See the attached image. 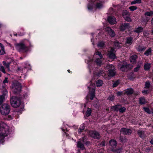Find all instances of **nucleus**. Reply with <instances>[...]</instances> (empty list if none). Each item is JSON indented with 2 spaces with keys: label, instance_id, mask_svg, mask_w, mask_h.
I'll return each mask as SVG.
<instances>
[{
  "label": "nucleus",
  "instance_id": "f257e3e1",
  "mask_svg": "<svg viewBox=\"0 0 153 153\" xmlns=\"http://www.w3.org/2000/svg\"><path fill=\"white\" fill-rule=\"evenodd\" d=\"M103 56L101 53L97 51L95 52L94 55L93 59H91L89 58L88 60H85V62L88 64V66L90 72L91 71V69L92 67L91 66V64L94 62L97 64V65H101L102 59Z\"/></svg>",
  "mask_w": 153,
  "mask_h": 153
},
{
  "label": "nucleus",
  "instance_id": "f03ea898",
  "mask_svg": "<svg viewBox=\"0 0 153 153\" xmlns=\"http://www.w3.org/2000/svg\"><path fill=\"white\" fill-rule=\"evenodd\" d=\"M11 132L12 130L6 123H0V143L4 142L5 137Z\"/></svg>",
  "mask_w": 153,
  "mask_h": 153
},
{
  "label": "nucleus",
  "instance_id": "7ed1b4c3",
  "mask_svg": "<svg viewBox=\"0 0 153 153\" xmlns=\"http://www.w3.org/2000/svg\"><path fill=\"white\" fill-rule=\"evenodd\" d=\"M89 2L88 5L89 10L100 9L103 7V2L100 0H88Z\"/></svg>",
  "mask_w": 153,
  "mask_h": 153
},
{
  "label": "nucleus",
  "instance_id": "20e7f679",
  "mask_svg": "<svg viewBox=\"0 0 153 153\" xmlns=\"http://www.w3.org/2000/svg\"><path fill=\"white\" fill-rule=\"evenodd\" d=\"M90 85L88 86L89 90V94L86 97L87 100L90 97L91 100H92L95 96V84L94 83L92 82L91 81L90 82Z\"/></svg>",
  "mask_w": 153,
  "mask_h": 153
},
{
  "label": "nucleus",
  "instance_id": "39448f33",
  "mask_svg": "<svg viewBox=\"0 0 153 153\" xmlns=\"http://www.w3.org/2000/svg\"><path fill=\"white\" fill-rule=\"evenodd\" d=\"M16 49L19 52L26 53L29 50L28 47L27 45L23 43H20L15 45Z\"/></svg>",
  "mask_w": 153,
  "mask_h": 153
},
{
  "label": "nucleus",
  "instance_id": "423d86ee",
  "mask_svg": "<svg viewBox=\"0 0 153 153\" xmlns=\"http://www.w3.org/2000/svg\"><path fill=\"white\" fill-rule=\"evenodd\" d=\"M11 87L12 91L14 94H16L20 91L22 86L20 83L17 82H15L12 84Z\"/></svg>",
  "mask_w": 153,
  "mask_h": 153
},
{
  "label": "nucleus",
  "instance_id": "0eeeda50",
  "mask_svg": "<svg viewBox=\"0 0 153 153\" xmlns=\"http://www.w3.org/2000/svg\"><path fill=\"white\" fill-rule=\"evenodd\" d=\"M10 103L12 107L17 108L20 105L21 101L20 98L16 97H12L10 99Z\"/></svg>",
  "mask_w": 153,
  "mask_h": 153
},
{
  "label": "nucleus",
  "instance_id": "6e6552de",
  "mask_svg": "<svg viewBox=\"0 0 153 153\" xmlns=\"http://www.w3.org/2000/svg\"><path fill=\"white\" fill-rule=\"evenodd\" d=\"M105 70L106 71H108V74L109 76L113 77L115 74L114 66L111 64H107Z\"/></svg>",
  "mask_w": 153,
  "mask_h": 153
},
{
  "label": "nucleus",
  "instance_id": "1a4fd4ad",
  "mask_svg": "<svg viewBox=\"0 0 153 153\" xmlns=\"http://www.w3.org/2000/svg\"><path fill=\"white\" fill-rule=\"evenodd\" d=\"M10 111V106L7 104L2 105L0 108V112L3 115H6L8 114Z\"/></svg>",
  "mask_w": 153,
  "mask_h": 153
},
{
  "label": "nucleus",
  "instance_id": "9d476101",
  "mask_svg": "<svg viewBox=\"0 0 153 153\" xmlns=\"http://www.w3.org/2000/svg\"><path fill=\"white\" fill-rule=\"evenodd\" d=\"M85 137H83L82 139H80L79 141H78L77 144V147L79 148H80L82 150H83L85 149V148L83 144L85 143L86 145H88L90 143L89 142L86 141L85 142Z\"/></svg>",
  "mask_w": 153,
  "mask_h": 153
},
{
  "label": "nucleus",
  "instance_id": "9b49d317",
  "mask_svg": "<svg viewBox=\"0 0 153 153\" xmlns=\"http://www.w3.org/2000/svg\"><path fill=\"white\" fill-rule=\"evenodd\" d=\"M129 66H130L129 68H131L132 66L130 64H128L126 62H123V64L121 65V66L120 67V70L123 71H126L127 70Z\"/></svg>",
  "mask_w": 153,
  "mask_h": 153
},
{
  "label": "nucleus",
  "instance_id": "f8f14e48",
  "mask_svg": "<svg viewBox=\"0 0 153 153\" xmlns=\"http://www.w3.org/2000/svg\"><path fill=\"white\" fill-rule=\"evenodd\" d=\"M108 57L110 59H114L116 58V56L115 54V51L113 48H111L108 50Z\"/></svg>",
  "mask_w": 153,
  "mask_h": 153
},
{
  "label": "nucleus",
  "instance_id": "ddd939ff",
  "mask_svg": "<svg viewBox=\"0 0 153 153\" xmlns=\"http://www.w3.org/2000/svg\"><path fill=\"white\" fill-rule=\"evenodd\" d=\"M88 134L90 136L94 139L99 138L100 137V134L96 131H90L89 132Z\"/></svg>",
  "mask_w": 153,
  "mask_h": 153
},
{
  "label": "nucleus",
  "instance_id": "4468645a",
  "mask_svg": "<svg viewBox=\"0 0 153 153\" xmlns=\"http://www.w3.org/2000/svg\"><path fill=\"white\" fill-rule=\"evenodd\" d=\"M105 30L108 34L111 37H114L115 36V32L110 27H107L105 28Z\"/></svg>",
  "mask_w": 153,
  "mask_h": 153
},
{
  "label": "nucleus",
  "instance_id": "2eb2a0df",
  "mask_svg": "<svg viewBox=\"0 0 153 153\" xmlns=\"http://www.w3.org/2000/svg\"><path fill=\"white\" fill-rule=\"evenodd\" d=\"M130 27L128 23L122 24L120 26L119 29L121 31H124L126 29H129Z\"/></svg>",
  "mask_w": 153,
  "mask_h": 153
},
{
  "label": "nucleus",
  "instance_id": "dca6fc26",
  "mask_svg": "<svg viewBox=\"0 0 153 153\" xmlns=\"http://www.w3.org/2000/svg\"><path fill=\"white\" fill-rule=\"evenodd\" d=\"M120 131L122 132L124 134H130L132 133V131L130 129L122 128L121 129Z\"/></svg>",
  "mask_w": 153,
  "mask_h": 153
},
{
  "label": "nucleus",
  "instance_id": "f3484780",
  "mask_svg": "<svg viewBox=\"0 0 153 153\" xmlns=\"http://www.w3.org/2000/svg\"><path fill=\"white\" fill-rule=\"evenodd\" d=\"M108 20L109 23L111 25L116 24L117 23L116 18L113 16H109Z\"/></svg>",
  "mask_w": 153,
  "mask_h": 153
},
{
  "label": "nucleus",
  "instance_id": "a211bd4d",
  "mask_svg": "<svg viewBox=\"0 0 153 153\" xmlns=\"http://www.w3.org/2000/svg\"><path fill=\"white\" fill-rule=\"evenodd\" d=\"M109 144L111 147V149L115 148L117 145V143L116 140H111L109 141Z\"/></svg>",
  "mask_w": 153,
  "mask_h": 153
},
{
  "label": "nucleus",
  "instance_id": "6ab92c4d",
  "mask_svg": "<svg viewBox=\"0 0 153 153\" xmlns=\"http://www.w3.org/2000/svg\"><path fill=\"white\" fill-rule=\"evenodd\" d=\"M137 58V56L136 55H133L130 58V62L133 64H135L136 62V59Z\"/></svg>",
  "mask_w": 153,
  "mask_h": 153
},
{
  "label": "nucleus",
  "instance_id": "aec40b11",
  "mask_svg": "<svg viewBox=\"0 0 153 153\" xmlns=\"http://www.w3.org/2000/svg\"><path fill=\"white\" fill-rule=\"evenodd\" d=\"M121 107L120 105H117L115 106H113L111 108L112 111H118L120 108Z\"/></svg>",
  "mask_w": 153,
  "mask_h": 153
},
{
  "label": "nucleus",
  "instance_id": "412c9836",
  "mask_svg": "<svg viewBox=\"0 0 153 153\" xmlns=\"http://www.w3.org/2000/svg\"><path fill=\"white\" fill-rule=\"evenodd\" d=\"M5 53L4 47L3 45L0 43V55H3Z\"/></svg>",
  "mask_w": 153,
  "mask_h": 153
},
{
  "label": "nucleus",
  "instance_id": "4be33fe9",
  "mask_svg": "<svg viewBox=\"0 0 153 153\" xmlns=\"http://www.w3.org/2000/svg\"><path fill=\"white\" fill-rule=\"evenodd\" d=\"M138 134L139 137L143 138L145 137V135L144 131L141 130H139L138 131Z\"/></svg>",
  "mask_w": 153,
  "mask_h": 153
},
{
  "label": "nucleus",
  "instance_id": "5701e85b",
  "mask_svg": "<svg viewBox=\"0 0 153 153\" xmlns=\"http://www.w3.org/2000/svg\"><path fill=\"white\" fill-rule=\"evenodd\" d=\"M97 46L101 48H102L105 47V43L103 42H100L97 44Z\"/></svg>",
  "mask_w": 153,
  "mask_h": 153
},
{
  "label": "nucleus",
  "instance_id": "b1692460",
  "mask_svg": "<svg viewBox=\"0 0 153 153\" xmlns=\"http://www.w3.org/2000/svg\"><path fill=\"white\" fill-rule=\"evenodd\" d=\"M7 97V96L6 94H3L0 96V105L2 103L3 101L5 100Z\"/></svg>",
  "mask_w": 153,
  "mask_h": 153
},
{
  "label": "nucleus",
  "instance_id": "393cba45",
  "mask_svg": "<svg viewBox=\"0 0 153 153\" xmlns=\"http://www.w3.org/2000/svg\"><path fill=\"white\" fill-rule=\"evenodd\" d=\"M84 128V126L83 125H81L78 131V133L79 134H80L82 132H83Z\"/></svg>",
  "mask_w": 153,
  "mask_h": 153
},
{
  "label": "nucleus",
  "instance_id": "a878e982",
  "mask_svg": "<svg viewBox=\"0 0 153 153\" xmlns=\"http://www.w3.org/2000/svg\"><path fill=\"white\" fill-rule=\"evenodd\" d=\"M152 50L151 48L148 49L144 53V54L146 56H148L151 54Z\"/></svg>",
  "mask_w": 153,
  "mask_h": 153
},
{
  "label": "nucleus",
  "instance_id": "bb28decb",
  "mask_svg": "<svg viewBox=\"0 0 153 153\" xmlns=\"http://www.w3.org/2000/svg\"><path fill=\"white\" fill-rule=\"evenodd\" d=\"M143 30V27H139L137 28L134 30V31L136 33H139L142 32Z\"/></svg>",
  "mask_w": 153,
  "mask_h": 153
},
{
  "label": "nucleus",
  "instance_id": "cd10ccee",
  "mask_svg": "<svg viewBox=\"0 0 153 153\" xmlns=\"http://www.w3.org/2000/svg\"><path fill=\"white\" fill-rule=\"evenodd\" d=\"M91 108H87V111H86V113H85V115L86 116L88 117L90 116L91 114Z\"/></svg>",
  "mask_w": 153,
  "mask_h": 153
},
{
  "label": "nucleus",
  "instance_id": "c85d7f7f",
  "mask_svg": "<svg viewBox=\"0 0 153 153\" xmlns=\"http://www.w3.org/2000/svg\"><path fill=\"white\" fill-rule=\"evenodd\" d=\"M151 64L149 63H146L144 65V68L145 70H148L150 68Z\"/></svg>",
  "mask_w": 153,
  "mask_h": 153
},
{
  "label": "nucleus",
  "instance_id": "c756f323",
  "mask_svg": "<svg viewBox=\"0 0 153 153\" xmlns=\"http://www.w3.org/2000/svg\"><path fill=\"white\" fill-rule=\"evenodd\" d=\"M133 92V90L132 89L130 88L128 89L126 91V93L127 94H130Z\"/></svg>",
  "mask_w": 153,
  "mask_h": 153
},
{
  "label": "nucleus",
  "instance_id": "7c9ffc66",
  "mask_svg": "<svg viewBox=\"0 0 153 153\" xmlns=\"http://www.w3.org/2000/svg\"><path fill=\"white\" fill-rule=\"evenodd\" d=\"M122 150V149L121 148L116 149H112V151L115 153H120Z\"/></svg>",
  "mask_w": 153,
  "mask_h": 153
},
{
  "label": "nucleus",
  "instance_id": "2f4dec72",
  "mask_svg": "<svg viewBox=\"0 0 153 153\" xmlns=\"http://www.w3.org/2000/svg\"><path fill=\"white\" fill-rule=\"evenodd\" d=\"M103 82L101 80H98L96 82L97 86V87H100L102 85Z\"/></svg>",
  "mask_w": 153,
  "mask_h": 153
},
{
  "label": "nucleus",
  "instance_id": "473e14b6",
  "mask_svg": "<svg viewBox=\"0 0 153 153\" xmlns=\"http://www.w3.org/2000/svg\"><path fill=\"white\" fill-rule=\"evenodd\" d=\"M139 102L141 104L145 103L146 101L144 97H141L139 98Z\"/></svg>",
  "mask_w": 153,
  "mask_h": 153
},
{
  "label": "nucleus",
  "instance_id": "72a5a7b5",
  "mask_svg": "<svg viewBox=\"0 0 153 153\" xmlns=\"http://www.w3.org/2000/svg\"><path fill=\"white\" fill-rule=\"evenodd\" d=\"M132 38L131 37L128 38L126 40V43L128 44L131 45L132 43Z\"/></svg>",
  "mask_w": 153,
  "mask_h": 153
},
{
  "label": "nucleus",
  "instance_id": "f704fd0d",
  "mask_svg": "<svg viewBox=\"0 0 153 153\" xmlns=\"http://www.w3.org/2000/svg\"><path fill=\"white\" fill-rule=\"evenodd\" d=\"M123 16L124 17V16H129L130 14L129 12L125 10L124 11L123 13Z\"/></svg>",
  "mask_w": 153,
  "mask_h": 153
},
{
  "label": "nucleus",
  "instance_id": "c9c22d12",
  "mask_svg": "<svg viewBox=\"0 0 153 153\" xmlns=\"http://www.w3.org/2000/svg\"><path fill=\"white\" fill-rule=\"evenodd\" d=\"M141 2V0H135L131 2V4H133L136 3H140Z\"/></svg>",
  "mask_w": 153,
  "mask_h": 153
},
{
  "label": "nucleus",
  "instance_id": "e433bc0d",
  "mask_svg": "<svg viewBox=\"0 0 153 153\" xmlns=\"http://www.w3.org/2000/svg\"><path fill=\"white\" fill-rule=\"evenodd\" d=\"M145 15L146 16H151L153 15V11H150V12H147L145 13Z\"/></svg>",
  "mask_w": 153,
  "mask_h": 153
},
{
  "label": "nucleus",
  "instance_id": "4c0bfd02",
  "mask_svg": "<svg viewBox=\"0 0 153 153\" xmlns=\"http://www.w3.org/2000/svg\"><path fill=\"white\" fill-rule=\"evenodd\" d=\"M129 16H126L123 17L124 19L127 22H131V20Z\"/></svg>",
  "mask_w": 153,
  "mask_h": 153
},
{
  "label": "nucleus",
  "instance_id": "58836bf2",
  "mask_svg": "<svg viewBox=\"0 0 153 153\" xmlns=\"http://www.w3.org/2000/svg\"><path fill=\"white\" fill-rule=\"evenodd\" d=\"M120 44L118 41H116L114 42V45L116 48H120Z\"/></svg>",
  "mask_w": 153,
  "mask_h": 153
},
{
  "label": "nucleus",
  "instance_id": "ea45409f",
  "mask_svg": "<svg viewBox=\"0 0 153 153\" xmlns=\"http://www.w3.org/2000/svg\"><path fill=\"white\" fill-rule=\"evenodd\" d=\"M150 82L149 81H147L146 82L145 87L146 88H148L150 86Z\"/></svg>",
  "mask_w": 153,
  "mask_h": 153
},
{
  "label": "nucleus",
  "instance_id": "a19ab883",
  "mask_svg": "<svg viewBox=\"0 0 153 153\" xmlns=\"http://www.w3.org/2000/svg\"><path fill=\"white\" fill-rule=\"evenodd\" d=\"M129 9L131 11H133L137 9V7L135 6H131L129 7Z\"/></svg>",
  "mask_w": 153,
  "mask_h": 153
},
{
  "label": "nucleus",
  "instance_id": "79ce46f5",
  "mask_svg": "<svg viewBox=\"0 0 153 153\" xmlns=\"http://www.w3.org/2000/svg\"><path fill=\"white\" fill-rule=\"evenodd\" d=\"M143 109L144 111L147 113L150 114L151 113V111L148 108L144 107H143Z\"/></svg>",
  "mask_w": 153,
  "mask_h": 153
},
{
  "label": "nucleus",
  "instance_id": "37998d69",
  "mask_svg": "<svg viewBox=\"0 0 153 153\" xmlns=\"http://www.w3.org/2000/svg\"><path fill=\"white\" fill-rule=\"evenodd\" d=\"M126 110V108L124 107H120L119 110V111L120 112H124Z\"/></svg>",
  "mask_w": 153,
  "mask_h": 153
},
{
  "label": "nucleus",
  "instance_id": "c03bdc74",
  "mask_svg": "<svg viewBox=\"0 0 153 153\" xmlns=\"http://www.w3.org/2000/svg\"><path fill=\"white\" fill-rule=\"evenodd\" d=\"M114 97L113 95H111L109 96L108 98V99L109 100H110L111 101H113L114 100Z\"/></svg>",
  "mask_w": 153,
  "mask_h": 153
},
{
  "label": "nucleus",
  "instance_id": "a18cd8bd",
  "mask_svg": "<svg viewBox=\"0 0 153 153\" xmlns=\"http://www.w3.org/2000/svg\"><path fill=\"white\" fill-rule=\"evenodd\" d=\"M0 70L3 73H5V71L4 67L1 64H0Z\"/></svg>",
  "mask_w": 153,
  "mask_h": 153
},
{
  "label": "nucleus",
  "instance_id": "49530a36",
  "mask_svg": "<svg viewBox=\"0 0 153 153\" xmlns=\"http://www.w3.org/2000/svg\"><path fill=\"white\" fill-rule=\"evenodd\" d=\"M140 66L139 65H138L134 69V72L137 71L140 69Z\"/></svg>",
  "mask_w": 153,
  "mask_h": 153
},
{
  "label": "nucleus",
  "instance_id": "de8ad7c7",
  "mask_svg": "<svg viewBox=\"0 0 153 153\" xmlns=\"http://www.w3.org/2000/svg\"><path fill=\"white\" fill-rule=\"evenodd\" d=\"M146 49V48H145L144 47H139L138 48V51H143L144 50H145Z\"/></svg>",
  "mask_w": 153,
  "mask_h": 153
},
{
  "label": "nucleus",
  "instance_id": "09e8293b",
  "mask_svg": "<svg viewBox=\"0 0 153 153\" xmlns=\"http://www.w3.org/2000/svg\"><path fill=\"white\" fill-rule=\"evenodd\" d=\"M119 83V81H116L115 82H114L113 84V87H116L118 85Z\"/></svg>",
  "mask_w": 153,
  "mask_h": 153
},
{
  "label": "nucleus",
  "instance_id": "8fccbe9b",
  "mask_svg": "<svg viewBox=\"0 0 153 153\" xmlns=\"http://www.w3.org/2000/svg\"><path fill=\"white\" fill-rule=\"evenodd\" d=\"M4 64V65H5L6 67L7 68V69L9 70V64H7L6 62L4 61H3V62Z\"/></svg>",
  "mask_w": 153,
  "mask_h": 153
},
{
  "label": "nucleus",
  "instance_id": "3c124183",
  "mask_svg": "<svg viewBox=\"0 0 153 153\" xmlns=\"http://www.w3.org/2000/svg\"><path fill=\"white\" fill-rule=\"evenodd\" d=\"M8 120H11L13 119V116L11 115H9L8 116Z\"/></svg>",
  "mask_w": 153,
  "mask_h": 153
},
{
  "label": "nucleus",
  "instance_id": "603ef678",
  "mask_svg": "<svg viewBox=\"0 0 153 153\" xmlns=\"http://www.w3.org/2000/svg\"><path fill=\"white\" fill-rule=\"evenodd\" d=\"M148 90H143L142 91V93L144 94H146L148 93Z\"/></svg>",
  "mask_w": 153,
  "mask_h": 153
},
{
  "label": "nucleus",
  "instance_id": "864d4df0",
  "mask_svg": "<svg viewBox=\"0 0 153 153\" xmlns=\"http://www.w3.org/2000/svg\"><path fill=\"white\" fill-rule=\"evenodd\" d=\"M7 82V78H5V79L3 81V83H5L6 82Z\"/></svg>",
  "mask_w": 153,
  "mask_h": 153
},
{
  "label": "nucleus",
  "instance_id": "5fc2aeb1",
  "mask_svg": "<svg viewBox=\"0 0 153 153\" xmlns=\"http://www.w3.org/2000/svg\"><path fill=\"white\" fill-rule=\"evenodd\" d=\"M122 94V92H118L117 93V94L118 96H120Z\"/></svg>",
  "mask_w": 153,
  "mask_h": 153
},
{
  "label": "nucleus",
  "instance_id": "6e6d98bb",
  "mask_svg": "<svg viewBox=\"0 0 153 153\" xmlns=\"http://www.w3.org/2000/svg\"><path fill=\"white\" fill-rule=\"evenodd\" d=\"M139 93H140V92H135L134 93V94L135 95H139Z\"/></svg>",
  "mask_w": 153,
  "mask_h": 153
},
{
  "label": "nucleus",
  "instance_id": "4d7b16f0",
  "mask_svg": "<svg viewBox=\"0 0 153 153\" xmlns=\"http://www.w3.org/2000/svg\"><path fill=\"white\" fill-rule=\"evenodd\" d=\"M150 143L153 145V138H152L150 141Z\"/></svg>",
  "mask_w": 153,
  "mask_h": 153
},
{
  "label": "nucleus",
  "instance_id": "13d9d810",
  "mask_svg": "<svg viewBox=\"0 0 153 153\" xmlns=\"http://www.w3.org/2000/svg\"><path fill=\"white\" fill-rule=\"evenodd\" d=\"M94 40V39H91V42H92V44L93 45H94V43L93 42V41Z\"/></svg>",
  "mask_w": 153,
  "mask_h": 153
},
{
  "label": "nucleus",
  "instance_id": "bf43d9fd",
  "mask_svg": "<svg viewBox=\"0 0 153 153\" xmlns=\"http://www.w3.org/2000/svg\"><path fill=\"white\" fill-rule=\"evenodd\" d=\"M151 23L152 25H153V18L152 19Z\"/></svg>",
  "mask_w": 153,
  "mask_h": 153
},
{
  "label": "nucleus",
  "instance_id": "052dcab7",
  "mask_svg": "<svg viewBox=\"0 0 153 153\" xmlns=\"http://www.w3.org/2000/svg\"><path fill=\"white\" fill-rule=\"evenodd\" d=\"M102 143V146H105V143H104V142H103Z\"/></svg>",
  "mask_w": 153,
  "mask_h": 153
},
{
  "label": "nucleus",
  "instance_id": "680f3d73",
  "mask_svg": "<svg viewBox=\"0 0 153 153\" xmlns=\"http://www.w3.org/2000/svg\"><path fill=\"white\" fill-rule=\"evenodd\" d=\"M100 73H101V74H103L105 73H104V72H103V71H101V72H100Z\"/></svg>",
  "mask_w": 153,
  "mask_h": 153
},
{
  "label": "nucleus",
  "instance_id": "e2e57ef3",
  "mask_svg": "<svg viewBox=\"0 0 153 153\" xmlns=\"http://www.w3.org/2000/svg\"><path fill=\"white\" fill-rule=\"evenodd\" d=\"M21 68H18V71H20L21 70Z\"/></svg>",
  "mask_w": 153,
  "mask_h": 153
},
{
  "label": "nucleus",
  "instance_id": "0e129e2a",
  "mask_svg": "<svg viewBox=\"0 0 153 153\" xmlns=\"http://www.w3.org/2000/svg\"><path fill=\"white\" fill-rule=\"evenodd\" d=\"M62 130L63 131H65V129H63V128H62Z\"/></svg>",
  "mask_w": 153,
  "mask_h": 153
},
{
  "label": "nucleus",
  "instance_id": "69168bd1",
  "mask_svg": "<svg viewBox=\"0 0 153 153\" xmlns=\"http://www.w3.org/2000/svg\"><path fill=\"white\" fill-rule=\"evenodd\" d=\"M68 72L69 73H70V70H68Z\"/></svg>",
  "mask_w": 153,
  "mask_h": 153
},
{
  "label": "nucleus",
  "instance_id": "338daca9",
  "mask_svg": "<svg viewBox=\"0 0 153 153\" xmlns=\"http://www.w3.org/2000/svg\"><path fill=\"white\" fill-rule=\"evenodd\" d=\"M65 134L64 135H66L67 136L68 135H67V134L66 133H65Z\"/></svg>",
  "mask_w": 153,
  "mask_h": 153
},
{
  "label": "nucleus",
  "instance_id": "774afa93",
  "mask_svg": "<svg viewBox=\"0 0 153 153\" xmlns=\"http://www.w3.org/2000/svg\"><path fill=\"white\" fill-rule=\"evenodd\" d=\"M152 33H153V29L152 30Z\"/></svg>",
  "mask_w": 153,
  "mask_h": 153
}]
</instances>
